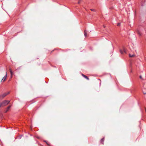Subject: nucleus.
Masks as SVG:
<instances>
[{
  "mask_svg": "<svg viewBox=\"0 0 146 146\" xmlns=\"http://www.w3.org/2000/svg\"><path fill=\"white\" fill-rule=\"evenodd\" d=\"M9 101L6 100L4 101L1 103L2 105V106H6L9 103Z\"/></svg>",
  "mask_w": 146,
  "mask_h": 146,
  "instance_id": "1",
  "label": "nucleus"
},
{
  "mask_svg": "<svg viewBox=\"0 0 146 146\" xmlns=\"http://www.w3.org/2000/svg\"><path fill=\"white\" fill-rule=\"evenodd\" d=\"M9 94V92L5 93L2 95L0 96V99L3 98Z\"/></svg>",
  "mask_w": 146,
  "mask_h": 146,
  "instance_id": "2",
  "label": "nucleus"
},
{
  "mask_svg": "<svg viewBox=\"0 0 146 146\" xmlns=\"http://www.w3.org/2000/svg\"><path fill=\"white\" fill-rule=\"evenodd\" d=\"M7 76V72H6V74L5 75V76H4L3 77V79L2 80H3V82L5 81V80H6V79Z\"/></svg>",
  "mask_w": 146,
  "mask_h": 146,
  "instance_id": "3",
  "label": "nucleus"
},
{
  "mask_svg": "<svg viewBox=\"0 0 146 146\" xmlns=\"http://www.w3.org/2000/svg\"><path fill=\"white\" fill-rule=\"evenodd\" d=\"M120 53L121 54H123L124 53H126V50L124 48H123V50H120Z\"/></svg>",
  "mask_w": 146,
  "mask_h": 146,
  "instance_id": "4",
  "label": "nucleus"
},
{
  "mask_svg": "<svg viewBox=\"0 0 146 146\" xmlns=\"http://www.w3.org/2000/svg\"><path fill=\"white\" fill-rule=\"evenodd\" d=\"M11 106H9L7 108V109L5 111V113H6L8 111V110H9L10 109V108H11Z\"/></svg>",
  "mask_w": 146,
  "mask_h": 146,
  "instance_id": "5",
  "label": "nucleus"
},
{
  "mask_svg": "<svg viewBox=\"0 0 146 146\" xmlns=\"http://www.w3.org/2000/svg\"><path fill=\"white\" fill-rule=\"evenodd\" d=\"M82 75L85 78H86L87 80H89V78L87 76H85V75L83 74H82Z\"/></svg>",
  "mask_w": 146,
  "mask_h": 146,
  "instance_id": "6",
  "label": "nucleus"
},
{
  "mask_svg": "<svg viewBox=\"0 0 146 146\" xmlns=\"http://www.w3.org/2000/svg\"><path fill=\"white\" fill-rule=\"evenodd\" d=\"M104 138H103L101 139V141H100L101 143H102V144H104Z\"/></svg>",
  "mask_w": 146,
  "mask_h": 146,
  "instance_id": "7",
  "label": "nucleus"
},
{
  "mask_svg": "<svg viewBox=\"0 0 146 146\" xmlns=\"http://www.w3.org/2000/svg\"><path fill=\"white\" fill-rule=\"evenodd\" d=\"M84 35L85 37H86L87 36V33L86 31H84Z\"/></svg>",
  "mask_w": 146,
  "mask_h": 146,
  "instance_id": "8",
  "label": "nucleus"
},
{
  "mask_svg": "<svg viewBox=\"0 0 146 146\" xmlns=\"http://www.w3.org/2000/svg\"><path fill=\"white\" fill-rule=\"evenodd\" d=\"M135 55L134 54L131 55V54H129V56L130 57H132L134 56Z\"/></svg>",
  "mask_w": 146,
  "mask_h": 146,
  "instance_id": "9",
  "label": "nucleus"
},
{
  "mask_svg": "<svg viewBox=\"0 0 146 146\" xmlns=\"http://www.w3.org/2000/svg\"><path fill=\"white\" fill-rule=\"evenodd\" d=\"M9 70H10V72L11 73V75L12 76V75L13 74V72H12V70L11 68H10L9 69Z\"/></svg>",
  "mask_w": 146,
  "mask_h": 146,
  "instance_id": "10",
  "label": "nucleus"
},
{
  "mask_svg": "<svg viewBox=\"0 0 146 146\" xmlns=\"http://www.w3.org/2000/svg\"><path fill=\"white\" fill-rule=\"evenodd\" d=\"M138 33L139 35H141V34L139 31H138Z\"/></svg>",
  "mask_w": 146,
  "mask_h": 146,
  "instance_id": "11",
  "label": "nucleus"
},
{
  "mask_svg": "<svg viewBox=\"0 0 146 146\" xmlns=\"http://www.w3.org/2000/svg\"><path fill=\"white\" fill-rule=\"evenodd\" d=\"M90 10L92 11H95V10L94 9H91Z\"/></svg>",
  "mask_w": 146,
  "mask_h": 146,
  "instance_id": "12",
  "label": "nucleus"
},
{
  "mask_svg": "<svg viewBox=\"0 0 146 146\" xmlns=\"http://www.w3.org/2000/svg\"><path fill=\"white\" fill-rule=\"evenodd\" d=\"M1 106H2V104L1 103H0V108L1 107Z\"/></svg>",
  "mask_w": 146,
  "mask_h": 146,
  "instance_id": "13",
  "label": "nucleus"
},
{
  "mask_svg": "<svg viewBox=\"0 0 146 146\" xmlns=\"http://www.w3.org/2000/svg\"><path fill=\"white\" fill-rule=\"evenodd\" d=\"M120 25V23H118V24H117V25L118 26H119V25Z\"/></svg>",
  "mask_w": 146,
  "mask_h": 146,
  "instance_id": "14",
  "label": "nucleus"
},
{
  "mask_svg": "<svg viewBox=\"0 0 146 146\" xmlns=\"http://www.w3.org/2000/svg\"><path fill=\"white\" fill-rule=\"evenodd\" d=\"M139 78H140L141 79L142 78V77H141V76H139Z\"/></svg>",
  "mask_w": 146,
  "mask_h": 146,
  "instance_id": "15",
  "label": "nucleus"
},
{
  "mask_svg": "<svg viewBox=\"0 0 146 146\" xmlns=\"http://www.w3.org/2000/svg\"><path fill=\"white\" fill-rule=\"evenodd\" d=\"M45 142H46V144L48 145H49V144L47 143L46 142V141H45Z\"/></svg>",
  "mask_w": 146,
  "mask_h": 146,
  "instance_id": "16",
  "label": "nucleus"
},
{
  "mask_svg": "<svg viewBox=\"0 0 146 146\" xmlns=\"http://www.w3.org/2000/svg\"><path fill=\"white\" fill-rule=\"evenodd\" d=\"M80 2L79 1H78V4H80Z\"/></svg>",
  "mask_w": 146,
  "mask_h": 146,
  "instance_id": "17",
  "label": "nucleus"
},
{
  "mask_svg": "<svg viewBox=\"0 0 146 146\" xmlns=\"http://www.w3.org/2000/svg\"><path fill=\"white\" fill-rule=\"evenodd\" d=\"M143 93L144 94H146V93H145V92H143Z\"/></svg>",
  "mask_w": 146,
  "mask_h": 146,
  "instance_id": "18",
  "label": "nucleus"
},
{
  "mask_svg": "<svg viewBox=\"0 0 146 146\" xmlns=\"http://www.w3.org/2000/svg\"><path fill=\"white\" fill-rule=\"evenodd\" d=\"M145 86V85H144L143 86V87H144V88H145V86Z\"/></svg>",
  "mask_w": 146,
  "mask_h": 146,
  "instance_id": "19",
  "label": "nucleus"
},
{
  "mask_svg": "<svg viewBox=\"0 0 146 146\" xmlns=\"http://www.w3.org/2000/svg\"><path fill=\"white\" fill-rule=\"evenodd\" d=\"M141 5H142V6H143V4H141Z\"/></svg>",
  "mask_w": 146,
  "mask_h": 146,
  "instance_id": "20",
  "label": "nucleus"
},
{
  "mask_svg": "<svg viewBox=\"0 0 146 146\" xmlns=\"http://www.w3.org/2000/svg\"><path fill=\"white\" fill-rule=\"evenodd\" d=\"M104 26V28H105V27Z\"/></svg>",
  "mask_w": 146,
  "mask_h": 146,
  "instance_id": "21",
  "label": "nucleus"
}]
</instances>
